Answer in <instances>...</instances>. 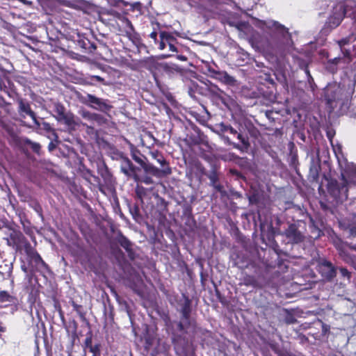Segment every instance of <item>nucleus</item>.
<instances>
[{"label":"nucleus","instance_id":"nucleus-31","mask_svg":"<svg viewBox=\"0 0 356 356\" xmlns=\"http://www.w3.org/2000/svg\"><path fill=\"white\" fill-rule=\"evenodd\" d=\"M37 266L40 270L47 269V266L43 260L42 262L38 263Z\"/></svg>","mask_w":356,"mask_h":356},{"label":"nucleus","instance_id":"nucleus-23","mask_svg":"<svg viewBox=\"0 0 356 356\" xmlns=\"http://www.w3.org/2000/svg\"><path fill=\"white\" fill-rule=\"evenodd\" d=\"M100 344L97 343L94 345V347H91L90 352L92 353V356H100L101 350H100Z\"/></svg>","mask_w":356,"mask_h":356},{"label":"nucleus","instance_id":"nucleus-39","mask_svg":"<svg viewBox=\"0 0 356 356\" xmlns=\"http://www.w3.org/2000/svg\"><path fill=\"white\" fill-rule=\"evenodd\" d=\"M350 233H351L352 235L356 236V227H353L350 229Z\"/></svg>","mask_w":356,"mask_h":356},{"label":"nucleus","instance_id":"nucleus-42","mask_svg":"<svg viewBox=\"0 0 356 356\" xmlns=\"http://www.w3.org/2000/svg\"><path fill=\"white\" fill-rule=\"evenodd\" d=\"M145 183H146V184H149V183H151V179H150V178H147V179L145 181Z\"/></svg>","mask_w":356,"mask_h":356},{"label":"nucleus","instance_id":"nucleus-17","mask_svg":"<svg viewBox=\"0 0 356 356\" xmlns=\"http://www.w3.org/2000/svg\"><path fill=\"white\" fill-rule=\"evenodd\" d=\"M19 106L21 112H24L26 114L29 115L33 120V121L38 124L35 118V115L34 112L31 111L30 106L28 103L24 102L22 99H19Z\"/></svg>","mask_w":356,"mask_h":356},{"label":"nucleus","instance_id":"nucleus-36","mask_svg":"<svg viewBox=\"0 0 356 356\" xmlns=\"http://www.w3.org/2000/svg\"><path fill=\"white\" fill-rule=\"evenodd\" d=\"M227 140H228V143H229V144L232 145H233V147H234V148H236V149H241V147H240V145H239L236 144V143H230V142H229V139H227Z\"/></svg>","mask_w":356,"mask_h":356},{"label":"nucleus","instance_id":"nucleus-43","mask_svg":"<svg viewBox=\"0 0 356 356\" xmlns=\"http://www.w3.org/2000/svg\"><path fill=\"white\" fill-rule=\"evenodd\" d=\"M179 58L180 60H186V57H184V56H179Z\"/></svg>","mask_w":356,"mask_h":356},{"label":"nucleus","instance_id":"nucleus-28","mask_svg":"<svg viewBox=\"0 0 356 356\" xmlns=\"http://www.w3.org/2000/svg\"><path fill=\"white\" fill-rule=\"evenodd\" d=\"M299 65H300V67L304 70L305 74H307V76L308 77V79L309 80L310 79H312V76H311V74L309 73V70L307 68V65L305 63H300Z\"/></svg>","mask_w":356,"mask_h":356},{"label":"nucleus","instance_id":"nucleus-4","mask_svg":"<svg viewBox=\"0 0 356 356\" xmlns=\"http://www.w3.org/2000/svg\"><path fill=\"white\" fill-rule=\"evenodd\" d=\"M353 36H348L341 39L338 42L339 46L341 49L342 56H338L332 59H330L325 64L326 70L329 72L334 74L339 69H343L350 62L352 59V53L350 48H346V46L352 43Z\"/></svg>","mask_w":356,"mask_h":356},{"label":"nucleus","instance_id":"nucleus-5","mask_svg":"<svg viewBox=\"0 0 356 356\" xmlns=\"http://www.w3.org/2000/svg\"><path fill=\"white\" fill-rule=\"evenodd\" d=\"M78 99L81 103L101 112L106 113L112 108L108 99L99 98L91 94L79 95Z\"/></svg>","mask_w":356,"mask_h":356},{"label":"nucleus","instance_id":"nucleus-37","mask_svg":"<svg viewBox=\"0 0 356 356\" xmlns=\"http://www.w3.org/2000/svg\"><path fill=\"white\" fill-rule=\"evenodd\" d=\"M210 180L211 181L213 185L214 184H216V177L215 175L211 176L210 177Z\"/></svg>","mask_w":356,"mask_h":356},{"label":"nucleus","instance_id":"nucleus-14","mask_svg":"<svg viewBox=\"0 0 356 356\" xmlns=\"http://www.w3.org/2000/svg\"><path fill=\"white\" fill-rule=\"evenodd\" d=\"M13 271V263L8 260H3L0 264V274L3 279H8L11 276Z\"/></svg>","mask_w":356,"mask_h":356},{"label":"nucleus","instance_id":"nucleus-9","mask_svg":"<svg viewBox=\"0 0 356 356\" xmlns=\"http://www.w3.org/2000/svg\"><path fill=\"white\" fill-rule=\"evenodd\" d=\"M286 237L293 243H298L303 241V234L298 229L295 224H291L285 230Z\"/></svg>","mask_w":356,"mask_h":356},{"label":"nucleus","instance_id":"nucleus-29","mask_svg":"<svg viewBox=\"0 0 356 356\" xmlns=\"http://www.w3.org/2000/svg\"><path fill=\"white\" fill-rule=\"evenodd\" d=\"M33 260H34V261L35 262L36 264H38V263H39V262H42V259L41 258L40 254H38L37 252H35L33 254Z\"/></svg>","mask_w":356,"mask_h":356},{"label":"nucleus","instance_id":"nucleus-45","mask_svg":"<svg viewBox=\"0 0 356 356\" xmlns=\"http://www.w3.org/2000/svg\"><path fill=\"white\" fill-rule=\"evenodd\" d=\"M53 147H54V145H53V143H51L49 144V149H51Z\"/></svg>","mask_w":356,"mask_h":356},{"label":"nucleus","instance_id":"nucleus-44","mask_svg":"<svg viewBox=\"0 0 356 356\" xmlns=\"http://www.w3.org/2000/svg\"><path fill=\"white\" fill-rule=\"evenodd\" d=\"M95 78L97 81H99L103 80V79H102L100 76H95Z\"/></svg>","mask_w":356,"mask_h":356},{"label":"nucleus","instance_id":"nucleus-25","mask_svg":"<svg viewBox=\"0 0 356 356\" xmlns=\"http://www.w3.org/2000/svg\"><path fill=\"white\" fill-rule=\"evenodd\" d=\"M92 335H91V334H90L89 335H88L86 337V338L85 339V341H84L85 347L88 348L89 350H90L91 347H94V345H92Z\"/></svg>","mask_w":356,"mask_h":356},{"label":"nucleus","instance_id":"nucleus-47","mask_svg":"<svg viewBox=\"0 0 356 356\" xmlns=\"http://www.w3.org/2000/svg\"><path fill=\"white\" fill-rule=\"evenodd\" d=\"M22 269L24 272H26V268L24 266H22Z\"/></svg>","mask_w":356,"mask_h":356},{"label":"nucleus","instance_id":"nucleus-11","mask_svg":"<svg viewBox=\"0 0 356 356\" xmlns=\"http://www.w3.org/2000/svg\"><path fill=\"white\" fill-rule=\"evenodd\" d=\"M125 24L127 26L126 35L136 47H139L143 44L139 35L135 31L131 22L128 19H125Z\"/></svg>","mask_w":356,"mask_h":356},{"label":"nucleus","instance_id":"nucleus-41","mask_svg":"<svg viewBox=\"0 0 356 356\" xmlns=\"http://www.w3.org/2000/svg\"><path fill=\"white\" fill-rule=\"evenodd\" d=\"M97 48L96 45L93 43H91L90 44V49H91L92 50H95Z\"/></svg>","mask_w":356,"mask_h":356},{"label":"nucleus","instance_id":"nucleus-27","mask_svg":"<svg viewBox=\"0 0 356 356\" xmlns=\"http://www.w3.org/2000/svg\"><path fill=\"white\" fill-rule=\"evenodd\" d=\"M237 138L245 145L246 148L249 146L248 140L241 134H238Z\"/></svg>","mask_w":356,"mask_h":356},{"label":"nucleus","instance_id":"nucleus-15","mask_svg":"<svg viewBox=\"0 0 356 356\" xmlns=\"http://www.w3.org/2000/svg\"><path fill=\"white\" fill-rule=\"evenodd\" d=\"M15 298L6 291H0V307H6L14 303Z\"/></svg>","mask_w":356,"mask_h":356},{"label":"nucleus","instance_id":"nucleus-46","mask_svg":"<svg viewBox=\"0 0 356 356\" xmlns=\"http://www.w3.org/2000/svg\"><path fill=\"white\" fill-rule=\"evenodd\" d=\"M335 154H336V156H337V159L339 158L340 160L345 159L344 158L340 159L339 154H337V153H335ZM341 157H343V155H341Z\"/></svg>","mask_w":356,"mask_h":356},{"label":"nucleus","instance_id":"nucleus-12","mask_svg":"<svg viewBox=\"0 0 356 356\" xmlns=\"http://www.w3.org/2000/svg\"><path fill=\"white\" fill-rule=\"evenodd\" d=\"M142 167L146 172L156 177H161L163 175H167L171 173V170L169 167H166L163 170H159L152 165H145V163Z\"/></svg>","mask_w":356,"mask_h":356},{"label":"nucleus","instance_id":"nucleus-7","mask_svg":"<svg viewBox=\"0 0 356 356\" xmlns=\"http://www.w3.org/2000/svg\"><path fill=\"white\" fill-rule=\"evenodd\" d=\"M318 270L321 276L328 280H332L337 275L336 268L326 259H322L318 265Z\"/></svg>","mask_w":356,"mask_h":356},{"label":"nucleus","instance_id":"nucleus-19","mask_svg":"<svg viewBox=\"0 0 356 356\" xmlns=\"http://www.w3.org/2000/svg\"><path fill=\"white\" fill-rule=\"evenodd\" d=\"M79 124H82L86 129V133L91 136V138H95L97 137V131L93 127L94 125L91 124V125H88L85 123H79Z\"/></svg>","mask_w":356,"mask_h":356},{"label":"nucleus","instance_id":"nucleus-2","mask_svg":"<svg viewBox=\"0 0 356 356\" xmlns=\"http://www.w3.org/2000/svg\"><path fill=\"white\" fill-rule=\"evenodd\" d=\"M338 163L341 169V184L337 181H331L328 184V191L339 200L348 197V186L351 184L356 185V167L353 163H348L346 159L340 160Z\"/></svg>","mask_w":356,"mask_h":356},{"label":"nucleus","instance_id":"nucleus-32","mask_svg":"<svg viewBox=\"0 0 356 356\" xmlns=\"http://www.w3.org/2000/svg\"><path fill=\"white\" fill-rule=\"evenodd\" d=\"M225 130L227 131H229L230 134H237V131L236 130H235L233 127H232L231 126H227L226 128H225Z\"/></svg>","mask_w":356,"mask_h":356},{"label":"nucleus","instance_id":"nucleus-40","mask_svg":"<svg viewBox=\"0 0 356 356\" xmlns=\"http://www.w3.org/2000/svg\"><path fill=\"white\" fill-rule=\"evenodd\" d=\"M6 328L2 325V323L0 322V332H5Z\"/></svg>","mask_w":356,"mask_h":356},{"label":"nucleus","instance_id":"nucleus-33","mask_svg":"<svg viewBox=\"0 0 356 356\" xmlns=\"http://www.w3.org/2000/svg\"><path fill=\"white\" fill-rule=\"evenodd\" d=\"M149 37L156 42L157 40V33L156 31L152 32L149 35Z\"/></svg>","mask_w":356,"mask_h":356},{"label":"nucleus","instance_id":"nucleus-30","mask_svg":"<svg viewBox=\"0 0 356 356\" xmlns=\"http://www.w3.org/2000/svg\"><path fill=\"white\" fill-rule=\"evenodd\" d=\"M340 272L343 277H347L348 278H350V273L348 270L344 268H340Z\"/></svg>","mask_w":356,"mask_h":356},{"label":"nucleus","instance_id":"nucleus-16","mask_svg":"<svg viewBox=\"0 0 356 356\" xmlns=\"http://www.w3.org/2000/svg\"><path fill=\"white\" fill-rule=\"evenodd\" d=\"M121 171L126 175H130L131 172H135V167L131 163V161L127 157H123L122 159Z\"/></svg>","mask_w":356,"mask_h":356},{"label":"nucleus","instance_id":"nucleus-6","mask_svg":"<svg viewBox=\"0 0 356 356\" xmlns=\"http://www.w3.org/2000/svg\"><path fill=\"white\" fill-rule=\"evenodd\" d=\"M54 111L55 112V118L58 122H62L69 128H74L79 125V122L75 120L74 115L70 112H65V107L59 103H56L54 106Z\"/></svg>","mask_w":356,"mask_h":356},{"label":"nucleus","instance_id":"nucleus-1","mask_svg":"<svg viewBox=\"0 0 356 356\" xmlns=\"http://www.w3.org/2000/svg\"><path fill=\"white\" fill-rule=\"evenodd\" d=\"M263 28L269 34L266 45L268 51L282 56L290 50L293 40L287 28L274 20L264 22Z\"/></svg>","mask_w":356,"mask_h":356},{"label":"nucleus","instance_id":"nucleus-13","mask_svg":"<svg viewBox=\"0 0 356 356\" xmlns=\"http://www.w3.org/2000/svg\"><path fill=\"white\" fill-rule=\"evenodd\" d=\"M191 309L189 303L186 302L181 309L182 318L181 322L178 323V327L180 331H184L186 329V324H189V316Z\"/></svg>","mask_w":356,"mask_h":356},{"label":"nucleus","instance_id":"nucleus-18","mask_svg":"<svg viewBox=\"0 0 356 356\" xmlns=\"http://www.w3.org/2000/svg\"><path fill=\"white\" fill-rule=\"evenodd\" d=\"M131 154L132 159L136 163L140 164L141 166H143L145 163L140 156V152L132 145H131Z\"/></svg>","mask_w":356,"mask_h":356},{"label":"nucleus","instance_id":"nucleus-26","mask_svg":"<svg viewBox=\"0 0 356 356\" xmlns=\"http://www.w3.org/2000/svg\"><path fill=\"white\" fill-rule=\"evenodd\" d=\"M27 144L30 145L33 152L38 153L40 149V144L37 143L31 142V140L27 141Z\"/></svg>","mask_w":356,"mask_h":356},{"label":"nucleus","instance_id":"nucleus-22","mask_svg":"<svg viewBox=\"0 0 356 356\" xmlns=\"http://www.w3.org/2000/svg\"><path fill=\"white\" fill-rule=\"evenodd\" d=\"M118 242L127 251L129 250L131 248V243L126 237L123 236H120L118 239Z\"/></svg>","mask_w":356,"mask_h":356},{"label":"nucleus","instance_id":"nucleus-3","mask_svg":"<svg viewBox=\"0 0 356 356\" xmlns=\"http://www.w3.org/2000/svg\"><path fill=\"white\" fill-rule=\"evenodd\" d=\"M344 17H350L353 20L352 29L356 33V1L354 0H346L337 3L333 8L332 13L329 17L327 24L333 29L340 24ZM352 43L356 42L354 35ZM354 55L356 56V44L353 45Z\"/></svg>","mask_w":356,"mask_h":356},{"label":"nucleus","instance_id":"nucleus-34","mask_svg":"<svg viewBox=\"0 0 356 356\" xmlns=\"http://www.w3.org/2000/svg\"><path fill=\"white\" fill-rule=\"evenodd\" d=\"M165 42L166 41H165V40H161V42H160V44H159V49L161 50H163V49H164L165 48V46H166Z\"/></svg>","mask_w":356,"mask_h":356},{"label":"nucleus","instance_id":"nucleus-48","mask_svg":"<svg viewBox=\"0 0 356 356\" xmlns=\"http://www.w3.org/2000/svg\"><path fill=\"white\" fill-rule=\"evenodd\" d=\"M169 56H170L169 55H162L161 58H168Z\"/></svg>","mask_w":356,"mask_h":356},{"label":"nucleus","instance_id":"nucleus-35","mask_svg":"<svg viewBox=\"0 0 356 356\" xmlns=\"http://www.w3.org/2000/svg\"><path fill=\"white\" fill-rule=\"evenodd\" d=\"M168 44H169V49L170 51H175V52L177 51V47L174 44H171L170 42H168Z\"/></svg>","mask_w":356,"mask_h":356},{"label":"nucleus","instance_id":"nucleus-8","mask_svg":"<svg viewBox=\"0 0 356 356\" xmlns=\"http://www.w3.org/2000/svg\"><path fill=\"white\" fill-rule=\"evenodd\" d=\"M79 115L85 120L90 122L92 125H102L105 123V118L95 113H92L86 109H82L79 111Z\"/></svg>","mask_w":356,"mask_h":356},{"label":"nucleus","instance_id":"nucleus-20","mask_svg":"<svg viewBox=\"0 0 356 356\" xmlns=\"http://www.w3.org/2000/svg\"><path fill=\"white\" fill-rule=\"evenodd\" d=\"M150 155L153 159L156 160V161L161 165H164L166 163V161L164 159L163 156L159 153V151L151 152Z\"/></svg>","mask_w":356,"mask_h":356},{"label":"nucleus","instance_id":"nucleus-10","mask_svg":"<svg viewBox=\"0 0 356 356\" xmlns=\"http://www.w3.org/2000/svg\"><path fill=\"white\" fill-rule=\"evenodd\" d=\"M209 71L211 73L212 77L222 83L229 86H234L236 84V79L225 71H216L211 67L209 68Z\"/></svg>","mask_w":356,"mask_h":356},{"label":"nucleus","instance_id":"nucleus-21","mask_svg":"<svg viewBox=\"0 0 356 356\" xmlns=\"http://www.w3.org/2000/svg\"><path fill=\"white\" fill-rule=\"evenodd\" d=\"M161 67L167 72H171L174 70H177L178 66L175 64L163 63L160 64Z\"/></svg>","mask_w":356,"mask_h":356},{"label":"nucleus","instance_id":"nucleus-38","mask_svg":"<svg viewBox=\"0 0 356 356\" xmlns=\"http://www.w3.org/2000/svg\"><path fill=\"white\" fill-rule=\"evenodd\" d=\"M213 186L215 187V188H216L218 191H221L222 187H221V186H220V184H214Z\"/></svg>","mask_w":356,"mask_h":356},{"label":"nucleus","instance_id":"nucleus-24","mask_svg":"<svg viewBox=\"0 0 356 356\" xmlns=\"http://www.w3.org/2000/svg\"><path fill=\"white\" fill-rule=\"evenodd\" d=\"M160 38L161 40H165L168 42H170V40L172 39V35L169 33L165 31H162L160 33Z\"/></svg>","mask_w":356,"mask_h":356}]
</instances>
